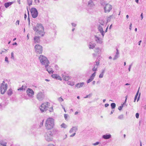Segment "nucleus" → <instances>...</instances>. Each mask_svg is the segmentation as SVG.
I'll list each match as a JSON object with an SVG mask.
<instances>
[{"label":"nucleus","instance_id":"774afa93","mask_svg":"<svg viewBox=\"0 0 146 146\" xmlns=\"http://www.w3.org/2000/svg\"><path fill=\"white\" fill-rule=\"evenodd\" d=\"M13 45H17V42H15V43H13V44H12Z\"/></svg>","mask_w":146,"mask_h":146},{"label":"nucleus","instance_id":"72a5a7b5","mask_svg":"<svg viewBox=\"0 0 146 146\" xmlns=\"http://www.w3.org/2000/svg\"><path fill=\"white\" fill-rule=\"evenodd\" d=\"M28 4L30 6L32 5V0H27Z\"/></svg>","mask_w":146,"mask_h":146},{"label":"nucleus","instance_id":"7c9ffc66","mask_svg":"<svg viewBox=\"0 0 146 146\" xmlns=\"http://www.w3.org/2000/svg\"><path fill=\"white\" fill-rule=\"evenodd\" d=\"M111 106L112 109H114L116 107V104L114 103H112L111 104Z\"/></svg>","mask_w":146,"mask_h":146},{"label":"nucleus","instance_id":"39448f33","mask_svg":"<svg viewBox=\"0 0 146 146\" xmlns=\"http://www.w3.org/2000/svg\"><path fill=\"white\" fill-rule=\"evenodd\" d=\"M100 25H98V29L103 36L104 35V32L103 31V28L106 24V21L104 20H99Z\"/></svg>","mask_w":146,"mask_h":146},{"label":"nucleus","instance_id":"13d9d810","mask_svg":"<svg viewBox=\"0 0 146 146\" xmlns=\"http://www.w3.org/2000/svg\"><path fill=\"white\" fill-rule=\"evenodd\" d=\"M6 84H5V82L4 81H3L2 82V83H1L0 85H2V86H3V85H5Z\"/></svg>","mask_w":146,"mask_h":146},{"label":"nucleus","instance_id":"393cba45","mask_svg":"<svg viewBox=\"0 0 146 146\" xmlns=\"http://www.w3.org/2000/svg\"><path fill=\"white\" fill-rule=\"evenodd\" d=\"M62 78L65 81H68L70 78L69 76L66 75H63Z\"/></svg>","mask_w":146,"mask_h":146},{"label":"nucleus","instance_id":"864d4df0","mask_svg":"<svg viewBox=\"0 0 146 146\" xmlns=\"http://www.w3.org/2000/svg\"><path fill=\"white\" fill-rule=\"evenodd\" d=\"M140 95H141V93H140L139 94L138 97L137 98V102H138L139 100V99H140Z\"/></svg>","mask_w":146,"mask_h":146},{"label":"nucleus","instance_id":"f257e3e1","mask_svg":"<svg viewBox=\"0 0 146 146\" xmlns=\"http://www.w3.org/2000/svg\"><path fill=\"white\" fill-rule=\"evenodd\" d=\"M33 29L35 32L36 34L42 36L44 35V28L41 24L38 23L36 26L33 27Z\"/></svg>","mask_w":146,"mask_h":146},{"label":"nucleus","instance_id":"473e14b6","mask_svg":"<svg viewBox=\"0 0 146 146\" xmlns=\"http://www.w3.org/2000/svg\"><path fill=\"white\" fill-rule=\"evenodd\" d=\"M61 127L63 128H66L67 127V125L64 123L62 124L61 125Z\"/></svg>","mask_w":146,"mask_h":146},{"label":"nucleus","instance_id":"f3484780","mask_svg":"<svg viewBox=\"0 0 146 146\" xmlns=\"http://www.w3.org/2000/svg\"><path fill=\"white\" fill-rule=\"evenodd\" d=\"M52 77L53 78L56 79L62 80L60 76L57 74H54L52 75Z\"/></svg>","mask_w":146,"mask_h":146},{"label":"nucleus","instance_id":"f8f14e48","mask_svg":"<svg viewBox=\"0 0 146 146\" xmlns=\"http://www.w3.org/2000/svg\"><path fill=\"white\" fill-rule=\"evenodd\" d=\"M112 6L109 4H106L104 7L105 13H109L112 9Z\"/></svg>","mask_w":146,"mask_h":146},{"label":"nucleus","instance_id":"6ab92c4d","mask_svg":"<svg viewBox=\"0 0 146 146\" xmlns=\"http://www.w3.org/2000/svg\"><path fill=\"white\" fill-rule=\"evenodd\" d=\"M111 137V135L110 134H106L102 136V138L105 139H109Z\"/></svg>","mask_w":146,"mask_h":146},{"label":"nucleus","instance_id":"a18cd8bd","mask_svg":"<svg viewBox=\"0 0 146 146\" xmlns=\"http://www.w3.org/2000/svg\"><path fill=\"white\" fill-rule=\"evenodd\" d=\"M104 76V74L103 73H101L100 74L99 76V78H101L103 77Z\"/></svg>","mask_w":146,"mask_h":146},{"label":"nucleus","instance_id":"c9c22d12","mask_svg":"<svg viewBox=\"0 0 146 146\" xmlns=\"http://www.w3.org/2000/svg\"><path fill=\"white\" fill-rule=\"evenodd\" d=\"M123 104H121V106L118 107V109L119 110H122L123 107Z\"/></svg>","mask_w":146,"mask_h":146},{"label":"nucleus","instance_id":"ddd939ff","mask_svg":"<svg viewBox=\"0 0 146 146\" xmlns=\"http://www.w3.org/2000/svg\"><path fill=\"white\" fill-rule=\"evenodd\" d=\"M27 95L31 98H33L34 94V92L33 90L31 88H28L27 90Z\"/></svg>","mask_w":146,"mask_h":146},{"label":"nucleus","instance_id":"338daca9","mask_svg":"<svg viewBox=\"0 0 146 146\" xmlns=\"http://www.w3.org/2000/svg\"><path fill=\"white\" fill-rule=\"evenodd\" d=\"M48 146H55L53 144H50L48 145Z\"/></svg>","mask_w":146,"mask_h":146},{"label":"nucleus","instance_id":"4468645a","mask_svg":"<svg viewBox=\"0 0 146 146\" xmlns=\"http://www.w3.org/2000/svg\"><path fill=\"white\" fill-rule=\"evenodd\" d=\"M88 4L87 5L88 7L90 8H92L95 6V4L94 3V1L92 0H89L88 2Z\"/></svg>","mask_w":146,"mask_h":146},{"label":"nucleus","instance_id":"052dcab7","mask_svg":"<svg viewBox=\"0 0 146 146\" xmlns=\"http://www.w3.org/2000/svg\"><path fill=\"white\" fill-rule=\"evenodd\" d=\"M19 20H17L16 23V25H17V24L19 25Z\"/></svg>","mask_w":146,"mask_h":146},{"label":"nucleus","instance_id":"0e129e2a","mask_svg":"<svg viewBox=\"0 0 146 146\" xmlns=\"http://www.w3.org/2000/svg\"><path fill=\"white\" fill-rule=\"evenodd\" d=\"M140 16L141 17V20H142L143 18V13H141V15H140Z\"/></svg>","mask_w":146,"mask_h":146},{"label":"nucleus","instance_id":"8fccbe9b","mask_svg":"<svg viewBox=\"0 0 146 146\" xmlns=\"http://www.w3.org/2000/svg\"><path fill=\"white\" fill-rule=\"evenodd\" d=\"M75 135H76V133H73L72 134L70 135V137H74V136Z\"/></svg>","mask_w":146,"mask_h":146},{"label":"nucleus","instance_id":"c756f323","mask_svg":"<svg viewBox=\"0 0 146 146\" xmlns=\"http://www.w3.org/2000/svg\"><path fill=\"white\" fill-rule=\"evenodd\" d=\"M97 67H98V66H97V65H96L94 64V67L92 68V70L93 71H94V72H95L97 70Z\"/></svg>","mask_w":146,"mask_h":146},{"label":"nucleus","instance_id":"79ce46f5","mask_svg":"<svg viewBox=\"0 0 146 146\" xmlns=\"http://www.w3.org/2000/svg\"><path fill=\"white\" fill-rule=\"evenodd\" d=\"M5 61L8 63H9V61L8 60V58L7 56H6L5 58Z\"/></svg>","mask_w":146,"mask_h":146},{"label":"nucleus","instance_id":"2f4dec72","mask_svg":"<svg viewBox=\"0 0 146 146\" xmlns=\"http://www.w3.org/2000/svg\"><path fill=\"white\" fill-rule=\"evenodd\" d=\"M46 70L50 74H52L53 73L54 71L52 70H50V71H48V66L47 67V68H45Z\"/></svg>","mask_w":146,"mask_h":146},{"label":"nucleus","instance_id":"3c124183","mask_svg":"<svg viewBox=\"0 0 146 146\" xmlns=\"http://www.w3.org/2000/svg\"><path fill=\"white\" fill-rule=\"evenodd\" d=\"M64 116L65 119H66L68 115L67 114H64Z\"/></svg>","mask_w":146,"mask_h":146},{"label":"nucleus","instance_id":"bf43d9fd","mask_svg":"<svg viewBox=\"0 0 146 146\" xmlns=\"http://www.w3.org/2000/svg\"><path fill=\"white\" fill-rule=\"evenodd\" d=\"M6 50H5V49H3V50H2L1 51V52H6Z\"/></svg>","mask_w":146,"mask_h":146},{"label":"nucleus","instance_id":"20e7f679","mask_svg":"<svg viewBox=\"0 0 146 146\" xmlns=\"http://www.w3.org/2000/svg\"><path fill=\"white\" fill-rule=\"evenodd\" d=\"M38 58L41 63L42 65L45 66V68H47V67L49 66V62L46 57L41 55Z\"/></svg>","mask_w":146,"mask_h":146},{"label":"nucleus","instance_id":"e2e57ef3","mask_svg":"<svg viewBox=\"0 0 146 146\" xmlns=\"http://www.w3.org/2000/svg\"><path fill=\"white\" fill-rule=\"evenodd\" d=\"M109 106V104H105V106L106 107H108V106Z\"/></svg>","mask_w":146,"mask_h":146},{"label":"nucleus","instance_id":"6e6552de","mask_svg":"<svg viewBox=\"0 0 146 146\" xmlns=\"http://www.w3.org/2000/svg\"><path fill=\"white\" fill-rule=\"evenodd\" d=\"M31 11L32 17L33 18H35L37 17L38 13L37 9L35 8L34 7L31 8Z\"/></svg>","mask_w":146,"mask_h":146},{"label":"nucleus","instance_id":"680f3d73","mask_svg":"<svg viewBox=\"0 0 146 146\" xmlns=\"http://www.w3.org/2000/svg\"><path fill=\"white\" fill-rule=\"evenodd\" d=\"M114 110L113 109H112V110L111 111V113H110V115L112 114L114 112Z\"/></svg>","mask_w":146,"mask_h":146},{"label":"nucleus","instance_id":"7ed1b4c3","mask_svg":"<svg viewBox=\"0 0 146 146\" xmlns=\"http://www.w3.org/2000/svg\"><path fill=\"white\" fill-rule=\"evenodd\" d=\"M54 126V120L52 118H49L47 119L45 123V127L48 130L52 129Z\"/></svg>","mask_w":146,"mask_h":146},{"label":"nucleus","instance_id":"c85d7f7f","mask_svg":"<svg viewBox=\"0 0 146 146\" xmlns=\"http://www.w3.org/2000/svg\"><path fill=\"white\" fill-rule=\"evenodd\" d=\"M139 88L137 92V93H136V94L135 96L134 100V102H135L137 100V97L138 96V95L139 93Z\"/></svg>","mask_w":146,"mask_h":146},{"label":"nucleus","instance_id":"b1692460","mask_svg":"<svg viewBox=\"0 0 146 146\" xmlns=\"http://www.w3.org/2000/svg\"><path fill=\"white\" fill-rule=\"evenodd\" d=\"M40 37H34V42L35 43H39L40 42Z\"/></svg>","mask_w":146,"mask_h":146},{"label":"nucleus","instance_id":"a211bd4d","mask_svg":"<svg viewBox=\"0 0 146 146\" xmlns=\"http://www.w3.org/2000/svg\"><path fill=\"white\" fill-rule=\"evenodd\" d=\"M77 130V126L73 127L72 128L70 129L69 131V133H71L72 132L76 133Z\"/></svg>","mask_w":146,"mask_h":146},{"label":"nucleus","instance_id":"5701e85b","mask_svg":"<svg viewBox=\"0 0 146 146\" xmlns=\"http://www.w3.org/2000/svg\"><path fill=\"white\" fill-rule=\"evenodd\" d=\"M96 44L92 42H90L89 43V47L90 49H93L94 48Z\"/></svg>","mask_w":146,"mask_h":146},{"label":"nucleus","instance_id":"412c9836","mask_svg":"<svg viewBox=\"0 0 146 146\" xmlns=\"http://www.w3.org/2000/svg\"><path fill=\"white\" fill-rule=\"evenodd\" d=\"M84 84V82L78 83L76 84L75 86L77 88H79L83 86Z\"/></svg>","mask_w":146,"mask_h":146},{"label":"nucleus","instance_id":"5fc2aeb1","mask_svg":"<svg viewBox=\"0 0 146 146\" xmlns=\"http://www.w3.org/2000/svg\"><path fill=\"white\" fill-rule=\"evenodd\" d=\"M43 121L42 122H41L40 124V127L43 125Z\"/></svg>","mask_w":146,"mask_h":146},{"label":"nucleus","instance_id":"f704fd0d","mask_svg":"<svg viewBox=\"0 0 146 146\" xmlns=\"http://www.w3.org/2000/svg\"><path fill=\"white\" fill-rule=\"evenodd\" d=\"M118 118L119 119L122 120L123 119V114H121L120 115H119L118 117Z\"/></svg>","mask_w":146,"mask_h":146},{"label":"nucleus","instance_id":"4c0bfd02","mask_svg":"<svg viewBox=\"0 0 146 146\" xmlns=\"http://www.w3.org/2000/svg\"><path fill=\"white\" fill-rule=\"evenodd\" d=\"M54 67H55V69L57 71L59 70V68L57 65H56V64L55 65V66H54Z\"/></svg>","mask_w":146,"mask_h":146},{"label":"nucleus","instance_id":"4be33fe9","mask_svg":"<svg viewBox=\"0 0 146 146\" xmlns=\"http://www.w3.org/2000/svg\"><path fill=\"white\" fill-rule=\"evenodd\" d=\"M7 141L6 140H1L0 141V145L2 146H6Z\"/></svg>","mask_w":146,"mask_h":146},{"label":"nucleus","instance_id":"de8ad7c7","mask_svg":"<svg viewBox=\"0 0 146 146\" xmlns=\"http://www.w3.org/2000/svg\"><path fill=\"white\" fill-rule=\"evenodd\" d=\"M58 100L60 102H62L63 101V99L61 97L58 98Z\"/></svg>","mask_w":146,"mask_h":146},{"label":"nucleus","instance_id":"423d86ee","mask_svg":"<svg viewBox=\"0 0 146 146\" xmlns=\"http://www.w3.org/2000/svg\"><path fill=\"white\" fill-rule=\"evenodd\" d=\"M50 103L48 102H46L42 104L40 107V109L41 112H43L47 110V108L49 106Z\"/></svg>","mask_w":146,"mask_h":146},{"label":"nucleus","instance_id":"09e8293b","mask_svg":"<svg viewBox=\"0 0 146 146\" xmlns=\"http://www.w3.org/2000/svg\"><path fill=\"white\" fill-rule=\"evenodd\" d=\"M139 113H136L135 114V116L137 118H138L139 117Z\"/></svg>","mask_w":146,"mask_h":146},{"label":"nucleus","instance_id":"49530a36","mask_svg":"<svg viewBox=\"0 0 146 146\" xmlns=\"http://www.w3.org/2000/svg\"><path fill=\"white\" fill-rule=\"evenodd\" d=\"M100 143L99 142H97L96 143H93V145H98Z\"/></svg>","mask_w":146,"mask_h":146},{"label":"nucleus","instance_id":"37998d69","mask_svg":"<svg viewBox=\"0 0 146 146\" xmlns=\"http://www.w3.org/2000/svg\"><path fill=\"white\" fill-rule=\"evenodd\" d=\"M96 64H94L96 65H97V66H98L99 64H100V62H99V60H98V61H96Z\"/></svg>","mask_w":146,"mask_h":146},{"label":"nucleus","instance_id":"603ef678","mask_svg":"<svg viewBox=\"0 0 146 146\" xmlns=\"http://www.w3.org/2000/svg\"><path fill=\"white\" fill-rule=\"evenodd\" d=\"M27 19H28V21L29 22V25L30 23V17H29V15L28 16Z\"/></svg>","mask_w":146,"mask_h":146},{"label":"nucleus","instance_id":"a878e982","mask_svg":"<svg viewBox=\"0 0 146 146\" xmlns=\"http://www.w3.org/2000/svg\"><path fill=\"white\" fill-rule=\"evenodd\" d=\"M13 3V2L6 3L4 4V6L6 8H7L12 5Z\"/></svg>","mask_w":146,"mask_h":146},{"label":"nucleus","instance_id":"ea45409f","mask_svg":"<svg viewBox=\"0 0 146 146\" xmlns=\"http://www.w3.org/2000/svg\"><path fill=\"white\" fill-rule=\"evenodd\" d=\"M11 58L14 59L15 58L14 56V54L13 52H11Z\"/></svg>","mask_w":146,"mask_h":146},{"label":"nucleus","instance_id":"e433bc0d","mask_svg":"<svg viewBox=\"0 0 146 146\" xmlns=\"http://www.w3.org/2000/svg\"><path fill=\"white\" fill-rule=\"evenodd\" d=\"M112 15H110L107 19V22H108L110 21L111 18L112 17Z\"/></svg>","mask_w":146,"mask_h":146},{"label":"nucleus","instance_id":"cd10ccee","mask_svg":"<svg viewBox=\"0 0 146 146\" xmlns=\"http://www.w3.org/2000/svg\"><path fill=\"white\" fill-rule=\"evenodd\" d=\"M7 94L8 96H11L13 94L12 90L11 89H10L7 91Z\"/></svg>","mask_w":146,"mask_h":146},{"label":"nucleus","instance_id":"6e6d98bb","mask_svg":"<svg viewBox=\"0 0 146 146\" xmlns=\"http://www.w3.org/2000/svg\"><path fill=\"white\" fill-rule=\"evenodd\" d=\"M71 24L72 26L74 27H75L76 25L74 23H72Z\"/></svg>","mask_w":146,"mask_h":146},{"label":"nucleus","instance_id":"9b49d317","mask_svg":"<svg viewBox=\"0 0 146 146\" xmlns=\"http://www.w3.org/2000/svg\"><path fill=\"white\" fill-rule=\"evenodd\" d=\"M8 87V85L7 84H6L4 85L0 86V90L1 94H4L6 91Z\"/></svg>","mask_w":146,"mask_h":146},{"label":"nucleus","instance_id":"0eeeda50","mask_svg":"<svg viewBox=\"0 0 146 146\" xmlns=\"http://www.w3.org/2000/svg\"><path fill=\"white\" fill-rule=\"evenodd\" d=\"M44 93L41 92L38 93L36 96L37 99L40 101H42L44 99Z\"/></svg>","mask_w":146,"mask_h":146},{"label":"nucleus","instance_id":"4d7b16f0","mask_svg":"<svg viewBox=\"0 0 146 146\" xmlns=\"http://www.w3.org/2000/svg\"><path fill=\"white\" fill-rule=\"evenodd\" d=\"M35 3H38L39 2V0H35Z\"/></svg>","mask_w":146,"mask_h":146},{"label":"nucleus","instance_id":"2eb2a0df","mask_svg":"<svg viewBox=\"0 0 146 146\" xmlns=\"http://www.w3.org/2000/svg\"><path fill=\"white\" fill-rule=\"evenodd\" d=\"M96 72H95L92 74L90 77L87 80V82L88 84L91 82L93 80L96 76Z\"/></svg>","mask_w":146,"mask_h":146},{"label":"nucleus","instance_id":"9d476101","mask_svg":"<svg viewBox=\"0 0 146 146\" xmlns=\"http://www.w3.org/2000/svg\"><path fill=\"white\" fill-rule=\"evenodd\" d=\"M35 52L39 54L42 53V47L39 44H36L35 46Z\"/></svg>","mask_w":146,"mask_h":146},{"label":"nucleus","instance_id":"69168bd1","mask_svg":"<svg viewBox=\"0 0 146 146\" xmlns=\"http://www.w3.org/2000/svg\"><path fill=\"white\" fill-rule=\"evenodd\" d=\"M102 73H103V74H104V73L105 72V70H102Z\"/></svg>","mask_w":146,"mask_h":146},{"label":"nucleus","instance_id":"c03bdc74","mask_svg":"<svg viewBox=\"0 0 146 146\" xmlns=\"http://www.w3.org/2000/svg\"><path fill=\"white\" fill-rule=\"evenodd\" d=\"M133 63H131L130 65H129V67L128 68V70L129 72L130 71L131 67L132 66Z\"/></svg>","mask_w":146,"mask_h":146},{"label":"nucleus","instance_id":"1a4fd4ad","mask_svg":"<svg viewBox=\"0 0 146 146\" xmlns=\"http://www.w3.org/2000/svg\"><path fill=\"white\" fill-rule=\"evenodd\" d=\"M95 53H93L92 55L94 58L98 56V57L100 56V53L101 52V50L99 48H96L94 50Z\"/></svg>","mask_w":146,"mask_h":146},{"label":"nucleus","instance_id":"58836bf2","mask_svg":"<svg viewBox=\"0 0 146 146\" xmlns=\"http://www.w3.org/2000/svg\"><path fill=\"white\" fill-rule=\"evenodd\" d=\"M68 84L69 85H71L72 86H73L74 85V84L73 82H68Z\"/></svg>","mask_w":146,"mask_h":146},{"label":"nucleus","instance_id":"bb28decb","mask_svg":"<svg viewBox=\"0 0 146 146\" xmlns=\"http://www.w3.org/2000/svg\"><path fill=\"white\" fill-rule=\"evenodd\" d=\"M27 87V86L25 85H23L21 87H20L18 89V90H25V88Z\"/></svg>","mask_w":146,"mask_h":146},{"label":"nucleus","instance_id":"a19ab883","mask_svg":"<svg viewBox=\"0 0 146 146\" xmlns=\"http://www.w3.org/2000/svg\"><path fill=\"white\" fill-rule=\"evenodd\" d=\"M53 108L52 107L51 108H50L49 110V111L50 112H52L53 111Z\"/></svg>","mask_w":146,"mask_h":146},{"label":"nucleus","instance_id":"aec40b11","mask_svg":"<svg viewBox=\"0 0 146 146\" xmlns=\"http://www.w3.org/2000/svg\"><path fill=\"white\" fill-rule=\"evenodd\" d=\"M95 40L98 43L101 44L102 42V39L100 37H95Z\"/></svg>","mask_w":146,"mask_h":146},{"label":"nucleus","instance_id":"f03ea898","mask_svg":"<svg viewBox=\"0 0 146 146\" xmlns=\"http://www.w3.org/2000/svg\"><path fill=\"white\" fill-rule=\"evenodd\" d=\"M57 131L56 129H54L52 131L47 132L45 136V139L48 142L52 141L53 136L56 134Z\"/></svg>","mask_w":146,"mask_h":146},{"label":"nucleus","instance_id":"dca6fc26","mask_svg":"<svg viewBox=\"0 0 146 146\" xmlns=\"http://www.w3.org/2000/svg\"><path fill=\"white\" fill-rule=\"evenodd\" d=\"M116 52L113 58V60H115L117 59L119 57V51L117 48L116 49Z\"/></svg>","mask_w":146,"mask_h":146}]
</instances>
